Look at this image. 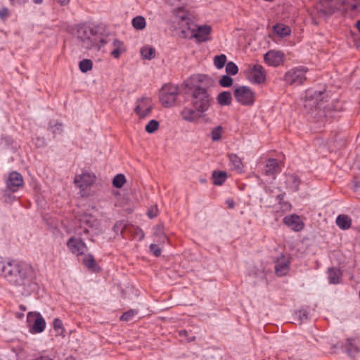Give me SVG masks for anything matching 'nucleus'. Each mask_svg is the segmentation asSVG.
Here are the masks:
<instances>
[{
  "label": "nucleus",
  "instance_id": "obj_55",
  "mask_svg": "<svg viewBox=\"0 0 360 360\" xmlns=\"http://www.w3.org/2000/svg\"><path fill=\"white\" fill-rule=\"evenodd\" d=\"M34 360H53V359L48 356H40Z\"/></svg>",
  "mask_w": 360,
  "mask_h": 360
},
{
  "label": "nucleus",
  "instance_id": "obj_23",
  "mask_svg": "<svg viewBox=\"0 0 360 360\" xmlns=\"http://www.w3.org/2000/svg\"><path fill=\"white\" fill-rule=\"evenodd\" d=\"M111 46L113 47L110 54L115 58H119L120 55L126 51V47L123 41L113 38L111 41Z\"/></svg>",
  "mask_w": 360,
  "mask_h": 360
},
{
  "label": "nucleus",
  "instance_id": "obj_10",
  "mask_svg": "<svg viewBox=\"0 0 360 360\" xmlns=\"http://www.w3.org/2000/svg\"><path fill=\"white\" fill-rule=\"evenodd\" d=\"M236 100L243 105H252L255 102V94L249 86H239L234 89Z\"/></svg>",
  "mask_w": 360,
  "mask_h": 360
},
{
  "label": "nucleus",
  "instance_id": "obj_18",
  "mask_svg": "<svg viewBox=\"0 0 360 360\" xmlns=\"http://www.w3.org/2000/svg\"><path fill=\"white\" fill-rule=\"evenodd\" d=\"M94 181L95 176L90 172H85L81 175L76 176L74 182L77 187L82 190H84L88 186L93 184Z\"/></svg>",
  "mask_w": 360,
  "mask_h": 360
},
{
  "label": "nucleus",
  "instance_id": "obj_54",
  "mask_svg": "<svg viewBox=\"0 0 360 360\" xmlns=\"http://www.w3.org/2000/svg\"><path fill=\"white\" fill-rule=\"evenodd\" d=\"M276 199L280 204H282V202L284 199V195H283V194L278 195Z\"/></svg>",
  "mask_w": 360,
  "mask_h": 360
},
{
  "label": "nucleus",
  "instance_id": "obj_16",
  "mask_svg": "<svg viewBox=\"0 0 360 360\" xmlns=\"http://www.w3.org/2000/svg\"><path fill=\"white\" fill-rule=\"evenodd\" d=\"M283 223L294 231H300L304 226V222L300 216L295 214L285 216L283 218Z\"/></svg>",
  "mask_w": 360,
  "mask_h": 360
},
{
  "label": "nucleus",
  "instance_id": "obj_1",
  "mask_svg": "<svg viewBox=\"0 0 360 360\" xmlns=\"http://www.w3.org/2000/svg\"><path fill=\"white\" fill-rule=\"evenodd\" d=\"M76 36L79 45L89 50L98 51L110 41L108 36L98 33L95 28H91L84 24L77 26Z\"/></svg>",
  "mask_w": 360,
  "mask_h": 360
},
{
  "label": "nucleus",
  "instance_id": "obj_34",
  "mask_svg": "<svg viewBox=\"0 0 360 360\" xmlns=\"http://www.w3.org/2000/svg\"><path fill=\"white\" fill-rule=\"evenodd\" d=\"M53 328L58 335L65 337V330L63 323L59 318H55L53 321Z\"/></svg>",
  "mask_w": 360,
  "mask_h": 360
},
{
  "label": "nucleus",
  "instance_id": "obj_58",
  "mask_svg": "<svg viewBox=\"0 0 360 360\" xmlns=\"http://www.w3.org/2000/svg\"><path fill=\"white\" fill-rule=\"evenodd\" d=\"M11 3L13 4H20V0H11Z\"/></svg>",
  "mask_w": 360,
  "mask_h": 360
},
{
  "label": "nucleus",
  "instance_id": "obj_20",
  "mask_svg": "<svg viewBox=\"0 0 360 360\" xmlns=\"http://www.w3.org/2000/svg\"><path fill=\"white\" fill-rule=\"evenodd\" d=\"M202 114L198 111L197 109L188 106L184 107L181 111L182 119L188 122H195Z\"/></svg>",
  "mask_w": 360,
  "mask_h": 360
},
{
  "label": "nucleus",
  "instance_id": "obj_28",
  "mask_svg": "<svg viewBox=\"0 0 360 360\" xmlns=\"http://www.w3.org/2000/svg\"><path fill=\"white\" fill-rule=\"evenodd\" d=\"M336 224L342 230H347L352 224L351 219L345 214H340L336 218Z\"/></svg>",
  "mask_w": 360,
  "mask_h": 360
},
{
  "label": "nucleus",
  "instance_id": "obj_39",
  "mask_svg": "<svg viewBox=\"0 0 360 360\" xmlns=\"http://www.w3.org/2000/svg\"><path fill=\"white\" fill-rule=\"evenodd\" d=\"M126 182V178L124 174H118L113 178L112 185L117 188H122Z\"/></svg>",
  "mask_w": 360,
  "mask_h": 360
},
{
  "label": "nucleus",
  "instance_id": "obj_4",
  "mask_svg": "<svg viewBox=\"0 0 360 360\" xmlns=\"http://www.w3.org/2000/svg\"><path fill=\"white\" fill-rule=\"evenodd\" d=\"M74 226L75 231L79 235L90 232L96 234L99 231L98 221L93 215L87 213L76 215Z\"/></svg>",
  "mask_w": 360,
  "mask_h": 360
},
{
  "label": "nucleus",
  "instance_id": "obj_43",
  "mask_svg": "<svg viewBox=\"0 0 360 360\" xmlns=\"http://www.w3.org/2000/svg\"><path fill=\"white\" fill-rule=\"evenodd\" d=\"M158 127L159 122L155 120H151L146 124L145 129L148 133L152 134L155 132L158 129Z\"/></svg>",
  "mask_w": 360,
  "mask_h": 360
},
{
  "label": "nucleus",
  "instance_id": "obj_12",
  "mask_svg": "<svg viewBox=\"0 0 360 360\" xmlns=\"http://www.w3.org/2000/svg\"><path fill=\"white\" fill-rule=\"evenodd\" d=\"M247 77L251 83L257 84L263 83L266 79L264 68L258 64L253 65L248 68Z\"/></svg>",
  "mask_w": 360,
  "mask_h": 360
},
{
  "label": "nucleus",
  "instance_id": "obj_50",
  "mask_svg": "<svg viewBox=\"0 0 360 360\" xmlns=\"http://www.w3.org/2000/svg\"><path fill=\"white\" fill-rule=\"evenodd\" d=\"M226 205L227 207L231 209L234 207L235 202L232 199L229 198L226 200Z\"/></svg>",
  "mask_w": 360,
  "mask_h": 360
},
{
  "label": "nucleus",
  "instance_id": "obj_19",
  "mask_svg": "<svg viewBox=\"0 0 360 360\" xmlns=\"http://www.w3.org/2000/svg\"><path fill=\"white\" fill-rule=\"evenodd\" d=\"M22 186V176L20 174L13 172L9 174L6 181L7 188L12 191H17Z\"/></svg>",
  "mask_w": 360,
  "mask_h": 360
},
{
  "label": "nucleus",
  "instance_id": "obj_35",
  "mask_svg": "<svg viewBox=\"0 0 360 360\" xmlns=\"http://www.w3.org/2000/svg\"><path fill=\"white\" fill-rule=\"evenodd\" d=\"M229 161L233 169L241 171L243 164L241 159L236 154L231 153L229 155Z\"/></svg>",
  "mask_w": 360,
  "mask_h": 360
},
{
  "label": "nucleus",
  "instance_id": "obj_29",
  "mask_svg": "<svg viewBox=\"0 0 360 360\" xmlns=\"http://www.w3.org/2000/svg\"><path fill=\"white\" fill-rule=\"evenodd\" d=\"M354 340L348 338L345 342V349L348 355L354 357L360 351L359 347L354 343Z\"/></svg>",
  "mask_w": 360,
  "mask_h": 360
},
{
  "label": "nucleus",
  "instance_id": "obj_45",
  "mask_svg": "<svg viewBox=\"0 0 360 360\" xmlns=\"http://www.w3.org/2000/svg\"><path fill=\"white\" fill-rule=\"evenodd\" d=\"M238 72V68L233 62H229L226 65V72L230 75H236Z\"/></svg>",
  "mask_w": 360,
  "mask_h": 360
},
{
  "label": "nucleus",
  "instance_id": "obj_15",
  "mask_svg": "<svg viewBox=\"0 0 360 360\" xmlns=\"http://www.w3.org/2000/svg\"><path fill=\"white\" fill-rule=\"evenodd\" d=\"M263 172L266 176L275 179L277 174L281 172V166L276 159L269 158L265 164Z\"/></svg>",
  "mask_w": 360,
  "mask_h": 360
},
{
  "label": "nucleus",
  "instance_id": "obj_31",
  "mask_svg": "<svg viewBox=\"0 0 360 360\" xmlns=\"http://www.w3.org/2000/svg\"><path fill=\"white\" fill-rule=\"evenodd\" d=\"M226 173L224 171H214L212 173L213 183L215 185H221L226 181Z\"/></svg>",
  "mask_w": 360,
  "mask_h": 360
},
{
  "label": "nucleus",
  "instance_id": "obj_8",
  "mask_svg": "<svg viewBox=\"0 0 360 360\" xmlns=\"http://www.w3.org/2000/svg\"><path fill=\"white\" fill-rule=\"evenodd\" d=\"M27 323L30 333L34 335L43 333L46 326L44 318L39 312L30 311L27 314Z\"/></svg>",
  "mask_w": 360,
  "mask_h": 360
},
{
  "label": "nucleus",
  "instance_id": "obj_59",
  "mask_svg": "<svg viewBox=\"0 0 360 360\" xmlns=\"http://www.w3.org/2000/svg\"><path fill=\"white\" fill-rule=\"evenodd\" d=\"M141 238H144V233H143V232L141 230Z\"/></svg>",
  "mask_w": 360,
  "mask_h": 360
},
{
  "label": "nucleus",
  "instance_id": "obj_7",
  "mask_svg": "<svg viewBox=\"0 0 360 360\" xmlns=\"http://www.w3.org/2000/svg\"><path fill=\"white\" fill-rule=\"evenodd\" d=\"M179 94L178 86L166 84L162 86L159 94V100L162 106L172 107L176 101Z\"/></svg>",
  "mask_w": 360,
  "mask_h": 360
},
{
  "label": "nucleus",
  "instance_id": "obj_33",
  "mask_svg": "<svg viewBox=\"0 0 360 360\" xmlns=\"http://www.w3.org/2000/svg\"><path fill=\"white\" fill-rule=\"evenodd\" d=\"M141 55L143 59L151 60L155 56V50L150 46H146L141 49Z\"/></svg>",
  "mask_w": 360,
  "mask_h": 360
},
{
  "label": "nucleus",
  "instance_id": "obj_9",
  "mask_svg": "<svg viewBox=\"0 0 360 360\" xmlns=\"http://www.w3.org/2000/svg\"><path fill=\"white\" fill-rule=\"evenodd\" d=\"M308 68L303 65L294 67L285 72L284 82L289 85H300L306 80Z\"/></svg>",
  "mask_w": 360,
  "mask_h": 360
},
{
  "label": "nucleus",
  "instance_id": "obj_25",
  "mask_svg": "<svg viewBox=\"0 0 360 360\" xmlns=\"http://www.w3.org/2000/svg\"><path fill=\"white\" fill-rule=\"evenodd\" d=\"M329 283L337 285L342 282V272L338 268L330 267L328 270Z\"/></svg>",
  "mask_w": 360,
  "mask_h": 360
},
{
  "label": "nucleus",
  "instance_id": "obj_2",
  "mask_svg": "<svg viewBox=\"0 0 360 360\" xmlns=\"http://www.w3.org/2000/svg\"><path fill=\"white\" fill-rule=\"evenodd\" d=\"M327 96L326 91H316L314 89H308L306 91L304 108L311 113H315L319 117L326 116V101L325 98Z\"/></svg>",
  "mask_w": 360,
  "mask_h": 360
},
{
  "label": "nucleus",
  "instance_id": "obj_13",
  "mask_svg": "<svg viewBox=\"0 0 360 360\" xmlns=\"http://www.w3.org/2000/svg\"><path fill=\"white\" fill-rule=\"evenodd\" d=\"M264 60L268 65L277 67L284 62L285 54L281 51L270 50L264 54Z\"/></svg>",
  "mask_w": 360,
  "mask_h": 360
},
{
  "label": "nucleus",
  "instance_id": "obj_56",
  "mask_svg": "<svg viewBox=\"0 0 360 360\" xmlns=\"http://www.w3.org/2000/svg\"><path fill=\"white\" fill-rule=\"evenodd\" d=\"M34 4H41L43 2V0H32Z\"/></svg>",
  "mask_w": 360,
  "mask_h": 360
},
{
  "label": "nucleus",
  "instance_id": "obj_27",
  "mask_svg": "<svg viewBox=\"0 0 360 360\" xmlns=\"http://www.w3.org/2000/svg\"><path fill=\"white\" fill-rule=\"evenodd\" d=\"M300 181L295 174H289L286 176L285 185L286 187L292 191H298Z\"/></svg>",
  "mask_w": 360,
  "mask_h": 360
},
{
  "label": "nucleus",
  "instance_id": "obj_49",
  "mask_svg": "<svg viewBox=\"0 0 360 360\" xmlns=\"http://www.w3.org/2000/svg\"><path fill=\"white\" fill-rule=\"evenodd\" d=\"M8 16V11L6 8H3L0 10V18L2 20L6 19Z\"/></svg>",
  "mask_w": 360,
  "mask_h": 360
},
{
  "label": "nucleus",
  "instance_id": "obj_6",
  "mask_svg": "<svg viewBox=\"0 0 360 360\" xmlns=\"http://www.w3.org/2000/svg\"><path fill=\"white\" fill-rule=\"evenodd\" d=\"M356 8V4H349L345 0H340L336 4L332 0H320L317 5V9L325 15H330L338 10L347 11L351 8V10L355 11Z\"/></svg>",
  "mask_w": 360,
  "mask_h": 360
},
{
  "label": "nucleus",
  "instance_id": "obj_51",
  "mask_svg": "<svg viewBox=\"0 0 360 360\" xmlns=\"http://www.w3.org/2000/svg\"><path fill=\"white\" fill-rule=\"evenodd\" d=\"M157 215V213L155 211H154L153 210H150L148 212V216L149 217V218H154Z\"/></svg>",
  "mask_w": 360,
  "mask_h": 360
},
{
  "label": "nucleus",
  "instance_id": "obj_48",
  "mask_svg": "<svg viewBox=\"0 0 360 360\" xmlns=\"http://www.w3.org/2000/svg\"><path fill=\"white\" fill-rule=\"evenodd\" d=\"M150 251L155 256L159 257L161 255V248L157 244H151L149 246Z\"/></svg>",
  "mask_w": 360,
  "mask_h": 360
},
{
  "label": "nucleus",
  "instance_id": "obj_42",
  "mask_svg": "<svg viewBox=\"0 0 360 360\" xmlns=\"http://www.w3.org/2000/svg\"><path fill=\"white\" fill-rule=\"evenodd\" d=\"M32 143L38 148H44L47 144L46 139L41 136L33 137Z\"/></svg>",
  "mask_w": 360,
  "mask_h": 360
},
{
  "label": "nucleus",
  "instance_id": "obj_24",
  "mask_svg": "<svg viewBox=\"0 0 360 360\" xmlns=\"http://www.w3.org/2000/svg\"><path fill=\"white\" fill-rule=\"evenodd\" d=\"M153 235L156 237V241L159 244H164L166 242H169V238L162 224H159L153 228Z\"/></svg>",
  "mask_w": 360,
  "mask_h": 360
},
{
  "label": "nucleus",
  "instance_id": "obj_37",
  "mask_svg": "<svg viewBox=\"0 0 360 360\" xmlns=\"http://www.w3.org/2000/svg\"><path fill=\"white\" fill-rule=\"evenodd\" d=\"M227 58L225 54H220L215 56L213 59V63L217 69L220 70L223 68L226 63Z\"/></svg>",
  "mask_w": 360,
  "mask_h": 360
},
{
  "label": "nucleus",
  "instance_id": "obj_11",
  "mask_svg": "<svg viewBox=\"0 0 360 360\" xmlns=\"http://www.w3.org/2000/svg\"><path fill=\"white\" fill-rule=\"evenodd\" d=\"M153 108V103L150 97L141 96L136 99L134 112L140 117L148 116Z\"/></svg>",
  "mask_w": 360,
  "mask_h": 360
},
{
  "label": "nucleus",
  "instance_id": "obj_36",
  "mask_svg": "<svg viewBox=\"0 0 360 360\" xmlns=\"http://www.w3.org/2000/svg\"><path fill=\"white\" fill-rule=\"evenodd\" d=\"M132 26L137 30H142L145 28L146 22L143 16L139 15L131 20Z\"/></svg>",
  "mask_w": 360,
  "mask_h": 360
},
{
  "label": "nucleus",
  "instance_id": "obj_3",
  "mask_svg": "<svg viewBox=\"0 0 360 360\" xmlns=\"http://www.w3.org/2000/svg\"><path fill=\"white\" fill-rule=\"evenodd\" d=\"M191 103L193 108L200 113L207 112L212 103V98L207 88L200 85H194L189 89Z\"/></svg>",
  "mask_w": 360,
  "mask_h": 360
},
{
  "label": "nucleus",
  "instance_id": "obj_5",
  "mask_svg": "<svg viewBox=\"0 0 360 360\" xmlns=\"http://www.w3.org/2000/svg\"><path fill=\"white\" fill-rule=\"evenodd\" d=\"M182 25L186 24L187 30L190 32V38H195L198 42H205L209 39L212 27L210 25H197L191 22L188 14L184 13L179 16Z\"/></svg>",
  "mask_w": 360,
  "mask_h": 360
},
{
  "label": "nucleus",
  "instance_id": "obj_38",
  "mask_svg": "<svg viewBox=\"0 0 360 360\" xmlns=\"http://www.w3.org/2000/svg\"><path fill=\"white\" fill-rule=\"evenodd\" d=\"M93 67V63L89 59H84L81 60L79 63V68L82 72H87L91 70Z\"/></svg>",
  "mask_w": 360,
  "mask_h": 360
},
{
  "label": "nucleus",
  "instance_id": "obj_52",
  "mask_svg": "<svg viewBox=\"0 0 360 360\" xmlns=\"http://www.w3.org/2000/svg\"><path fill=\"white\" fill-rule=\"evenodd\" d=\"M57 1L60 6H66L69 4L70 0H57Z\"/></svg>",
  "mask_w": 360,
  "mask_h": 360
},
{
  "label": "nucleus",
  "instance_id": "obj_41",
  "mask_svg": "<svg viewBox=\"0 0 360 360\" xmlns=\"http://www.w3.org/2000/svg\"><path fill=\"white\" fill-rule=\"evenodd\" d=\"M222 127L217 126L212 129L211 131V139L213 141H218L221 139Z\"/></svg>",
  "mask_w": 360,
  "mask_h": 360
},
{
  "label": "nucleus",
  "instance_id": "obj_14",
  "mask_svg": "<svg viewBox=\"0 0 360 360\" xmlns=\"http://www.w3.org/2000/svg\"><path fill=\"white\" fill-rule=\"evenodd\" d=\"M69 250L75 255H83L87 249L85 243L80 238L72 236L67 241Z\"/></svg>",
  "mask_w": 360,
  "mask_h": 360
},
{
  "label": "nucleus",
  "instance_id": "obj_30",
  "mask_svg": "<svg viewBox=\"0 0 360 360\" xmlns=\"http://www.w3.org/2000/svg\"><path fill=\"white\" fill-rule=\"evenodd\" d=\"M217 103L221 106H227L231 103L232 97L229 91H222L217 97Z\"/></svg>",
  "mask_w": 360,
  "mask_h": 360
},
{
  "label": "nucleus",
  "instance_id": "obj_47",
  "mask_svg": "<svg viewBox=\"0 0 360 360\" xmlns=\"http://www.w3.org/2000/svg\"><path fill=\"white\" fill-rule=\"evenodd\" d=\"M125 226L126 224L124 221H118L114 225L113 231L117 235L122 234L123 231L125 229Z\"/></svg>",
  "mask_w": 360,
  "mask_h": 360
},
{
  "label": "nucleus",
  "instance_id": "obj_53",
  "mask_svg": "<svg viewBox=\"0 0 360 360\" xmlns=\"http://www.w3.org/2000/svg\"><path fill=\"white\" fill-rule=\"evenodd\" d=\"M291 205L287 202H284L283 204L282 205V208L285 210H288L290 208Z\"/></svg>",
  "mask_w": 360,
  "mask_h": 360
},
{
  "label": "nucleus",
  "instance_id": "obj_22",
  "mask_svg": "<svg viewBox=\"0 0 360 360\" xmlns=\"http://www.w3.org/2000/svg\"><path fill=\"white\" fill-rule=\"evenodd\" d=\"M270 271V268H266L262 266L260 267L254 266L252 269L248 271V275L250 276H252L257 281H263L266 279L268 273Z\"/></svg>",
  "mask_w": 360,
  "mask_h": 360
},
{
  "label": "nucleus",
  "instance_id": "obj_44",
  "mask_svg": "<svg viewBox=\"0 0 360 360\" xmlns=\"http://www.w3.org/2000/svg\"><path fill=\"white\" fill-rule=\"evenodd\" d=\"M138 314V311L136 309H129L124 312L120 317L121 321H129Z\"/></svg>",
  "mask_w": 360,
  "mask_h": 360
},
{
  "label": "nucleus",
  "instance_id": "obj_17",
  "mask_svg": "<svg viewBox=\"0 0 360 360\" xmlns=\"http://www.w3.org/2000/svg\"><path fill=\"white\" fill-rule=\"evenodd\" d=\"M290 270L288 257L282 255L275 261V272L279 276H285Z\"/></svg>",
  "mask_w": 360,
  "mask_h": 360
},
{
  "label": "nucleus",
  "instance_id": "obj_57",
  "mask_svg": "<svg viewBox=\"0 0 360 360\" xmlns=\"http://www.w3.org/2000/svg\"><path fill=\"white\" fill-rule=\"evenodd\" d=\"M356 28L358 29L359 32H360V20H358L356 22Z\"/></svg>",
  "mask_w": 360,
  "mask_h": 360
},
{
  "label": "nucleus",
  "instance_id": "obj_60",
  "mask_svg": "<svg viewBox=\"0 0 360 360\" xmlns=\"http://www.w3.org/2000/svg\"><path fill=\"white\" fill-rule=\"evenodd\" d=\"M25 268H26V269H27V268H29V269H32V266H25L24 265V269H25Z\"/></svg>",
  "mask_w": 360,
  "mask_h": 360
},
{
  "label": "nucleus",
  "instance_id": "obj_32",
  "mask_svg": "<svg viewBox=\"0 0 360 360\" xmlns=\"http://www.w3.org/2000/svg\"><path fill=\"white\" fill-rule=\"evenodd\" d=\"M83 263L89 270H91L93 271H96L98 270V266L95 262V259L94 257L90 254L86 255L84 257Z\"/></svg>",
  "mask_w": 360,
  "mask_h": 360
},
{
  "label": "nucleus",
  "instance_id": "obj_26",
  "mask_svg": "<svg viewBox=\"0 0 360 360\" xmlns=\"http://www.w3.org/2000/svg\"><path fill=\"white\" fill-rule=\"evenodd\" d=\"M273 31L279 37L284 38L290 36L291 34V28L286 25L283 23H276L273 26Z\"/></svg>",
  "mask_w": 360,
  "mask_h": 360
},
{
  "label": "nucleus",
  "instance_id": "obj_21",
  "mask_svg": "<svg viewBox=\"0 0 360 360\" xmlns=\"http://www.w3.org/2000/svg\"><path fill=\"white\" fill-rule=\"evenodd\" d=\"M63 124L58 120H51L48 124V131L51 133L53 139H58L63 136Z\"/></svg>",
  "mask_w": 360,
  "mask_h": 360
},
{
  "label": "nucleus",
  "instance_id": "obj_40",
  "mask_svg": "<svg viewBox=\"0 0 360 360\" xmlns=\"http://www.w3.org/2000/svg\"><path fill=\"white\" fill-rule=\"evenodd\" d=\"M233 79L227 75H224L221 76V77L219 80V84L221 87H230L233 84Z\"/></svg>",
  "mask_w": 360,
  "mask_h": 360
},
{
  "label": "nucleus",
  "instance_id": "obj_46",
  "mask_svg": "<svg viewBox=\"0 0 360 360\" xmlns=\"http://www.w3.org/2000/svg\"><path fill=\"white\" fill-rule=\"evenodd\" d=\"M295 315L301 323L304 322L309 319V312L306 309H301L297 311Z\"/></svg>",
  "mask_w": 360,
  "mask_h": 360
}]
</instances>
